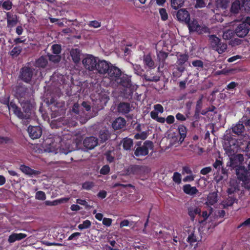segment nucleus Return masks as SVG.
<instances>
[{
  "instance_id": "1",
  "label": "nucleus",
  "mask_w": 250,
  "mask_h": 250,
  "mask_svg": "<svg viewBox=\"0 0 250 250\" xmlns=\"http://www.w3.org/2000/svg\"><path fill=\"white\" fill-rule=\"evenodd\" d=\"M39 72V70L34 68L30 62H28L20 69L18 78L26 83H30L32 79L37 76Z\"/></svg>"
},
{
  "instance_id": "2",
  "label": "nucleus",
  "mask_w": 250,
  "mask_h": 250,
  "mask_svg": "<svg viewBox=\"0 0 250 250\" xmlns=\"http://www.w3.org/2000/svg\"><path fill=\"white\" fill-rule=\"evenodd\" d=\"M236 175L238 180L242 182V186L245 189H250V173L243 166H239L235 168Z\"/></svg>"
},
{
  "instance_id": "3",
  "label": "nucleus",
  "mask_w": 250,
  "mask_h": 250,
  "mask_svg": "<svg viewBox=\"0 0 250 250\" xmlns=\"http://www.w3.org/2000/svg\"><path fill=\"white\" fill-rule=\"evenodd\" d=\"M188 28L189 32H196L198 34H202L204 33H209L210 32L209 29L205 26L201 25L198 23V21L193 19L192 21H188V23H186Z\"/></svg>"
},
{
  "instance_id": "4",
  "label": "nucleus",
  "mask_w": 250,
  "mask_h": 250,
  "mask_svg": "<svg viewBox=\"0 0 250 250\" xmlns=\"http://www.w3.org/2000/svg\"><path fill=\"white\" fill-rule=\"evenodd\" d=\"M250 18L248 17L245 21L239 23L234 30L237 36L243 38L246 36L250 30Z\"/></svg>"
},
{
  "instance_id": "5",
  "label": "nucleus",
  "mask_w": 250,
  "mask_h": 250,
  "mask_svg": "<svg viewBox=\"0 0 250 250\" xmlns=\"http://www.w3.org/2000/svg\"><path fill=\"white\" fill-rule=\"evenodd\" d=\"M15 96L19 101L30 98V94L28 88L23 83H20L15 87Z\"/></svg>"
},
{
  "instance_id": "6",
  "label": "nucleus",
  "mask_w": 250,
  "mask_h": 250,
  "mask_svg": "<svg viewBox=\"0 0 250 250\" xmlns=\"http://www.w3.org/2000/svg\"><path fill=\"white\" fill-rule=\"evenodd\" d=\"M153 143L150 141H146L142 146H138L135 151L134 155L137 157L145 156L148 154L149 149L153 148Z\"/></svg>"
},
{
  "instance_id": "7",
  "label": "nucleus",
  "mask_w": 250,
  "mask_h": 250,
  "mask_svg": "<svg viewBox=\"0 0 250 250\" xmlns=\"http://www.w3.org/2000/svg\"><path fill=\"white\" fill-rule=\"evenodd\" d=\"M7 106L9 109L12 110L14 114L19 119L22 120L25 119L26 120L27 123L29 122V121H28V115H25L21 111V109L13 101H11L10 102H8Z\"/></svg>"
},
{
  "instance_id": "8",
  "label": "nucleus",
  "mask_w": 250,
  "mask_h": 250,
  "mask_svg": "<svg viewBox=\"0 0 250 250\" xmlns=\"http://www.w3.org/2000/svg\"><path fill=\"white\" fill-rule=\"evenodd\" d=\"M83 64L86 69L89 71L95 70L97 62L96 58L92 55H89L82 61Z\"/></svg>"
},
{
  "instance_id": "9",
  "label": "nucleus",
  "mask_w": 250,
  "mask_h": 250,
  "mask_svg": "<svg viewBox=\"0 0 250 250\" xmlns=\"http://www.w3.org/2000/svg\"><path fill=\"white\" fill-rule=\"evenodd\" d=\"M144 171V167L142 166L133 165L129 166L125 170V175H140Z\"/></svg>"
},
{
  "instance_id": "10",
  "label": "nucleus",
  "mask_w": 250,
  "mask_h": 250,
  "mask_svg": "<svg viewBox=\"0 0 250 250\" xmlns=\"http://www.w3.org/2000/svg\"><path fill=\"white\" fill-rule=\"evenodd\" d=\"M122 73L120 69L111 64L106 75L112 81L116 82L122 76Z\"/></svg>"
},
{
  "instance_id": "11",
  "label": "nucleus",
  "mask_w": 250,
  "mask_h": 250,
  "mask_svg": "<svg viewBox=\"0 0 250 250\" xmlns=\"http://www.w3.org/2000/svg\"><path fill=\"white\" fill-rule=\"evenodd\" d=\"M177 21L181 22H184L186 24L188 23V21H190V16L189 12L186 9H180L178 10L176 13Z\"/></svg>"
},
{
  "instance_id": "12",
  "label": "nucleus",
  "mask_w": 250,
  "mask_h": 250,
  "mask_svg": "<svg viewBox=\"0 0 250 250\" xmlns=\"http://www.w3.org/2000/svg\"><path fill=\"white\" fill-rule=\"evenodd\" d=\"M29 136L32 139L39 138L42 133V128L40 126L30 125L27 129Z\"/></svg>"
},
{
  "instance_id": "13",
  "label": "nucleus",
  "mask_w": 250,
  "mask_h": 250,
  "mask_svg": "<svg viewBox=\"0 0 250 250\" xmlns=\"http://www.w3.org/2000/svg\"><path fill=\"white\" fill-rule=\"evenodd\" d=\"M111 64V63L104 60L100 61L97 63L95 70L101 74L106 75Z\"/></svg>"
},
{
  "instance_id": "14",
  "label": "nucleus",
  "mask_w": 250,
  "mask_h": 250,
  "mask_svg": "<svg viewBox=\"0 0 250 250\" xmlns=\"http://www.w3.org/2000/svg\"><path fill=\"white\" fill-rule=\"evenodd\" d=\"M25 113V115H28V121L30 119L32 104L29 98L19 101Z\"/></svg>"
},
{
  "instance_id": "15",
  "label": "nucleus",
  "mask_w": 250,
  "mask_h": 250,
  "mask_svg": "<svg viewBox=\"0 0 250 250\" xmlns=\"http://www.w3.org/2000/svg\"><path fill=\"white\" fill-rule=\"evenodd\" d=\"M7 20V27L12 28L18 23V17L16 14L8 12L6 13Z\"/></svg>"
},
{
  "instance_id": "16",
  "label": "nucleus",
  "mask_w": 250,
  "mask_h": 250,
  "mask_svg": "<svg viewBox=\"0 0 250 250\" xmlns=\"http://www.w3.org/2000/svg\"><path fill=\"white\" fill-rule=\"evenodd\" d=\"M98 139L94 136L86 137L83 141V146L89 149H93L98 145Z\"/></svg>"
},
{
  "instance_id": "17",
  "label": "nucleus",
  "mask_w": 250,
  "mask_h": 250,
  "mask_svg": "<svg viewBox=\"0 0 250 250\" xmlns=\"http://www.w3.org/2000/svg\"><path fill=\"white\" fill-rule=\"evenodd\" d=\"M131 110V106L129 103L121 102L117 106V111L119 114L125 115Z\"/></svg>"
},
{
  "instance_id": "18",
  "label": "nucleus",
  "mask_w": 250,
  "mask_h": 250,
  "mask_svg": "<svg viewBox=\"0 0 250 250\" xmlns=\"http://www.w3.org/2000/svg\"><path fill=\"white\" fill-rule=\"evenodd\" d=\"M143 62L145 67L151 70L155 67V62L151 58L150 54L144 55L143 56Z\"/></svg>"
},
{
  "instance_id": "19",
  "label": "nucleus",
  "mask_w": 250,
  "mask_h": 250,
  "mask_svg": "<svg viewBox=\"0 0 250 250\" xmlns=\"http://www.w3.org/2000/svg\"><path fill=\"white\" fill-rule=\"evenodd\" d=\"M116 82L126 88H129L132 85L130 78L126 75H123L122 77L121 76Z\"/></svg>"
},
{
  "instance_id": "20",
  "label": "nucleus",
  "mask_w": 250,
  "mask_h": 250,
  "mask_svg": "<svg viewBox=\"0 0 250 250\" xmlns=\"http://www.w3.org/2000/svg\"><path fill=\"white\" fill-rule=\"evenodd\" d=\"M125 120L122 117L116 118L112 123V126L115 130L120 129L124 128L126 125Z\"/></svg>"
},
{
  "instance_id": "21",
  "label": "nucleus",
  "mask_w": 250,
  "mask_h": 250,
  "mask_svg": "<svg viewBox=\"0 0 250 250\" xmlns=\"http://www.w3.org/2000/svg\"><path fill=\"white\" fill-rule=\"evenodd\" d=\"M244 161V156L241 154H238L235 155L233 158H231L230 159V166L236 168V167L239 166V164H241Z\"/></svg>"
},
{
  "instance_id": "22",
  "label": "nucleus",
  "mask_w": 250,
  "mask_h": 250,
  "mask_svg": "<svg viewBox=\"0 0 250 250\" xmlns=\"http://www.w3.org/2000/svg\"><path fill=\"white\" fill-rule=\"evenodd\" d=\"M26 236H27V235L25 233H13L9 236L8 239V241L10 243H13L16 241L21 240L25 238Z\"/></svg>"
},
{
  "instance_id": "23",
  "label": "nucleus",
  "mask_w": 250,
  "mask_h": 250,
  "mask_svg": "<svg viewBox=\"0 0 250 250\" xmlns=\"http://www.w3.org/2000/svg\"><path fill=\"white\" fill-rule=\"evenodd\" d=\"M48 64V60L45 56H42L36 60L34 66L38 68H44Z\"/></svg>"
},
{
  "instance_id": "24",
  "label": "nucleus",
  "mask_w": 250,
  "mask_h": 250,
  "mask_svg": "<svg viewBox=\"0 0 250 250\" xmlns=\"http://www.w3.org/2000/svg\"><path fill=\"white\" fill-rule=\"evenodd\" d=\"M70 56L73 62L77 64L80 62L81 60V51L78 48H73L70 51Z\"/></svg>"
},
{
  "instance_id": "25",
  "label": "nucleus",
  "mask_w": 250,
  "mask_h": 250,
  "mask_svg": "<svg viewBox=\"0 0 250 250\" xmlns=\"http://www.w3.org/2000/svg\"><path fill=\"white\" fill-rule=\"evenodd\" d=\"M239 190V184L234 181H230L229 188H228L227 193L228 195H234L233 194Z\"/></svg>"
},
{
  "instance_id": "26",
  "label": "nucleus",
  "mask_w": 250,
  "mask_h": 250,
  "mask_svg": "<svg viewBox=\"0 0 250 250\" xmlns=\"http://www.w3.org/2000/svg\"><path fill=\"white\" fill-rule=\"evenodd\" d=\"M184 192L190 195H193L198 192V190L195 187H191L189 184H186L183 186Z\"/></svg>"
},
{
  "instance_id": "27",
  "label": "nucleus",
  "mask_w": 250,
  "mask_h": 250,
  "mask_svg": "<svg viewBox=\"0 0 250 250\" xmlns=\"http://www.w3.org/2000/svg\"><path fill=\"white\" fill-rule=\"evenodd\" d=\"M241 3L239 0H236L232 4L230 8V16L234 15L239 13L241 7Z\"/></svg>"
},
{
  "instance_id": "28",
  "label": "nucleus",
  "mask_w": 250,
  "mask_h": 250,
  "mask_svg": "<svg viewBox=\"0 0 250 250\" xmlns=\"http://www.w3.org/2000/svg\"><path fill=\"white\" fill-rule=\"evenodd\" d=\"M21 170L26 175H33L38 174V171L31 168L30 167L24 165L20 166Z\"/></svg>"
},
{
  "instance_id": "29",
  "label": "nucleus",
  "mask_w": 250,
  "mask_h": 250,
  "mask_svg": "<svg viewBox=\"0 0 250 250\" xmlns=\"http://www.w3.org/2000/svg\"><path fill=\"white\" fill-rule=\"evenodd\" d=\"M201 210L199 208L189 207L188 208V214L191 220L193 221L196 215H200Z\"/></svg>"
},
{
  "instance_id": "30",
  "label": "nucleus",
  "mask_w": 250,
  "mask_h": 250,
  "mask_svg": "<svg viewBox=\"0 0 250 250\" xmlns=\"http://www.w3.org/2000/svg\"><path fill=\"white\" fill-rule=\"evenodd\" d=\"M189 59V55L188 53L180 54L177 56V63L179 66L183 65L188 62Z\"/></svg>"
},
{
  "instance_id": "31",
  "label": "nucleus",
  "mask_w": 250,
  "mask_h": 250,
  "mask_svg": "<svg viewBox=\"0 0 250 250\" xmlns=\"http://www.w3.org/2000/svg\"><path fill=\"white\" fill-rule=\"evenodd\" d=\"M237 200L234 195H229L228 197L223 202V206L224 208H227L233 205Z\"/></svg>"
},
{
  "instance_id": "32",
  "label": "nucleus",
  "mask_w": 250,
  "mask_h": 250,
  "mask_svg": "<svg viewBox=\"0 0 250 250\" xmlns=\"http://www.w3.org/2000/svg\"><path fill=\"white\" fill-rule=\"evenodd\" d=\"M71 141H68L65 144L66 147L64 148L63 146V145L64 144V141L62 140V139H61V141H60L61 143V146H60V150L62 153H63L65 155L67 154L69 152H71L73 150L72 148L70 147V143Z\"/></svg>"
},
{
  "instance_id": "33",
  "label": "nucleus",
  "mask_w": 250,
  "mask_h": 250,
  "mask_svg": "<svg viewBox=\"0 0 250 250\" xmlns=\"http://www.w3.org/2000/svg\"><path fill=\"white\" fill-rule=\"evenodd\" d=\"M244 130V125L240 122H239L238 124L232 127V132L238 135H241Z\"/></svg>"
},
{
  "instance_id": "34",
  "label": "nucleus",
  "mask_w": 250,
  "mask_h": 250,
  "mask_svg": "<svg viewBox=\"0 0 250 250\" xmlns=\"http://www.w3.org/2000/svg\"><path fill=\"white\" fill-rule=\"evenodd\" d=\"M157 58L160 62V64L163 66L165 63L166 59L167 58L168 53L164 51H160L157 53Z\"/></svg>"
},
{
  "instance_id": "35",
  "label": "nucleus",
  "mask_w": 250,
  "mask_h": 250,
  "mask_svg": "<svg viewBox=\"0 0 250 250\" xmlns=\"http://www.w3.org/2000/svg\"><path fill=\"white\" fill-rule=\"evenodd\" d=\"M227 48V44L221 42L217 44L216 47L214 46L212 48V49L216 51L219 54H222L225 51Z\"/></svg>"
},
{
  "instance_id": "36",
  "label": "nucleus",
  "mask_w": 250,
  "mask_h": 250,
  "mask_svg": "<svg viewBox=\"0 0 250 250\" xmlns=\"http://www.w3.org/2000/svg\"><path fill=\"white\" fill-rule=\"evenodd\" d=\"M227 48V44L221 42L217 44L216 47L214 46L212 48V49L216 51L219 54H222L225 51Z\"/></svg>"
},
{
  "instance_id": "37",
  "label": "nucleus",
  "mask_w": 250,
  "mask_h": 250,
  "mask_svg": "<svg viewBox=\"0 0 250 250\" xmlns=\"http://www.w3.org/2000/svg\"><path fill=\"white\" fill-rule=\"evenodd\" d=\"M179 133L180 135L179 141L183 142L186 137L187 133V129L185 126L181 125L178 126V128Z\"/></svg>"
},
{
  "instance_id": "38",
  "label": "nucleus",
  "mask_w": 250,
  "mask_h": 250,
  "mask_svg": "<svg viewBox=\"0 0 250 250\" xmlns=\"http://www.w3.org/2000/svg\"><path fill=\"white\" fill-rule=\"evenodd\" d=\"M133 142L132 139L128 138L124 139L123 141V147L124 149L126 150H129L133 146Z\"/></svg>"
},
{
  "instance_id": "39",
  "label": "nucleus",
  "mask_w": 250,
  "mask_h": 250,
  "mask_svg": "<svg viewBox=\"0 0 250 250\" xmlns=\"http://www.w3.org/2000/svg\"><path fill=\"white\" fill-rule=\"evenodd\" d=\"M208 202L210 205H213L217 202V194L215 192L210 193L207 198Z\"/></svg>"
},
{
  "instance_id": "40",
  "label": "nucleus",
  "mask_w": 250,
  "mask_h": 250,
  "mask_svg": "<svg viewBox=\"0 0 250 250\" xmlns=\"http://www.w3.org/2000/svg\"><path fill=\"white\" fill-rule=\"evenodd\" d=\"M184 2H185V0H170L171 7L175 10H177V9H179V8L182 7L183 5H184Z\"/></svg>"
},
{
  "instance_id": "41",
  "label": "nucleus",
  "mask_w": 250,
  "mask_h": 250,
  "mask_svg": "<svg viewBox=\"0 0 250 250\" xmlns=\"http://www.w3.org/2000/svg\"><path fill=\"white\" fill-rule=\"evenodd\" d=\"M22 51V48L20 46H16L14 47L10 52L9 55L12 57H17Z\"/></svg>"
},
{
  "instance_id": "42",
  "label": "nucleus",
  "mask_w": 250,
  "mask_h": 250,
  "mask_svg": "<svg viewBox=\"0 0 250 250\" xmlns=\"http://www.w3.org/2000/svg\"><path fill=\"white\" fill-rule=\"evenodd\" d=\"M209 39L210 40V42L212 48L214 46L216 47L217 44L221 42V39L215 35H210L209 37Z\"/></svg>"
},
{
  "instance_id": "43",
  "label": "nucleus",
  "mask_w": 250,
  "mask_h": 250,
  "mask_svg": "<svg viewBox=\"0 0 250 250\" xmlns=\"http://www.w3.org/2000/svg\"><path fill=\"white\" fill-rule=\"evenodd\" d=\"M48 60L54 63L59 62L61 60L60 55L57 54H48Z\"/></svg>"
},
{
  "instance_id": "44",
  "label": "nucleus",
  "mask_w": 250,
  "mask_h": 250,
  "mask_svg": "<svg viewBox=\"0 0 250 250\" xmlns=\"http://www.w3.org/2000/svg\"><path fill=\"white\" fill-rule=\"evenodd\" d=\"M229 1L228 0H216V5L218 8L222 9H226L228 5Z\"/></svg>"
},
{
  "instance_id": "45",
  "label": "nucleus",
  "mask_w": 250,
  "mask_h": 250,
  "mask_svg": "<svg viewBox=\"0 0 250 250\" xmlns=\"http://www.w3.org/2000/svg\"><path fill=\"white\" fill-rule=\"evenodd\" d=\"M12 2L9 0H2V7L3 9L6 10H10L12 8Z\"/></svg>"
},
{
  "instance_id": "46",
  "label": "nucleus",
  "mask_w": 250,
  "mask_h": 250,
  "mask_svg": "<svg viewBox=\"0 0 250 250\" xmlns=\"http://www.w3.org/2000/svg\"><path fill=\"white\" fill-rule=\"evenodd\" d=\"M192 64L194 67H196L197 69H202L204 67V63L200 60L193 61L192 62Z\"/></svg>"
},
{
  "instance_id": "47",
  "label": "nucleus",
  "mask_w": 250,
  "mask_h": 250,
  "mask_svg": "<svg viewBox=\"0 0 250 250\" xmlns=\"http://www.w3.org/2000/svg\"><path fill=\"white\" fill-rule=\"evenodd\" d=\"M51 50L53 54L60 55L61 52L62 47L61 45L55 44L51 46Z\"/></svg>"
},
{
  "instance_id": "48",
  "label": "nucleus",
  "mask_w": 250,
  "mask_h": 250,
  "mask_svg": "<svg viewBox=\"0 0 250 250\" xmlns=\"http://www.w3.org/2000/svg\"><path fill=\"white\" fill-rule=\"evenodd\" d=\"M13 143V140L8 137L0 136V145L9 144Z\"/></svg>"
},
{
  "instance_id": "49",
  "label": "nucleus",
  "mask_w": 250,
  "mask_h": 250,
  "mask_svg": "<svg viewBox=\"0 0 250 250\" xmlns=\"http://www.w3.org/2000/svg\"><path fill=\"white\" fill-rule=\"evenodd\" d=\"M91 225V222L89 220H86L82 224L79 225L78 228L80 229H86L90 228Z\"/></svg>"
},
{
  "instance_id": "50",
  "label": "nucleus",
  "mask_w": 250,
  "mask_h": 250,
  "mask_svg": "<svg viewBox=\"0 0 250 250\" xmlns=\"http://www.w3.org/2000/svg\"><path fill=\"white\" fill-rule=\"evenodd\" d=\"M159 13L161 16V20L163 21H165L168 19V15L167 10L165 8H162L159 9Z\"/></svg>"
},
{
  "instance_id": "51",
  "label": "nucleus",
  "mask_w": 250,
  "mask_h": 250,
  "mask_svg": "<svg viewBox=\"0 0 250 250\" xmlns=\"http://www.w3.org/2000/svg\"><path fill=\"white\" fill-rule=\"evenodd\" d=\"M145 79L147 82H158L160 80V77L155 75L153 76H148L147 74L145 75Z\"/></svg>"
},
{
  "instance_id": "52",
  "label": "nucleus",
  "mask_w": 250,
  "mask_h": 250,
  "mask_svg": "<svg viewBox=\"0 0 250 250\" xmlns=\"http://www.w3.org/2000/svg\"><path fill=\"white\" fill-rule=\"evenodd\" d=\"M94 186L92 182L86 181L82 184V188L86 190H90Z\"/></svg>"
},
{
  "instance_id": "53",
  "label": "nucleus",
  "mask_w": 250,
  "mask_h": 250,
  "mask_svg": "<svg viewBox=\"0 0 250 250\" xmlns=\"http://www.w3.org/2000/svg\"><path fill=\"white\" fill-rule=\"evenodd\" d=\"M147 134L145 131H143L140 133H136L134 135V138L137 140L141 139L144 140L147 138Z\"/></svg>"
},
{
  "instance_id": "54",
  "label": "nucleus",
  "mask_w": 250,
  "mask_h": 250,
  "mask_svg": "<svg viewBox=\"0 0 250 250\" xmlns=\"http://www.w3.org/2000/svg\"><path fill=\"white\" fill-rule=\"evenodd\" d=\"M172 180L175 183L179 184L181 182V174L177 172H174L172 177Z\"/></svg>"
},
{
  "instance_id": "55",
  "label": "nucleus",
  "mask_w": 250,
  "mask_h": 250,
  "mask_svg": "<svg viewBox=\"0 0 250 250\" xmlns=\"http://www.w3.org/2000/svg\"><path fill=\"white\" fill-rule=\"evenodd\" d=\"M35 197L39 200H44L46 199V195L43 191H38L36 193Z\"/></svg>"
},
{
  "instance_id": "56",
  "label": "nucleus",
  "mask_w": 250,
  "mask_h": 250,
  "mask_svg": "<svg viewBox=\"0 0 250 250\" xmlns=\"http://www.w3.org/2000/svg\"><path fill=\"white\" fill-rule=\"evenodd\" d=\"M99 138L101 142H104L108 139L109 136L107 132L105 131H101L99 135Z\"/></svg>"
},
{
  "instance_id": "57",
  "label": "nucleus",
  "mask_w": 250,
  "mask_h": 250,
  "mask_svg": "<svg viewBox=\"0 0 250 250\" xmlns=\"http://www.w3.org/2000/svg\"><path fill=\"white\" fill-rule=\"evenodd\" d=\"M110 167L108 165L104 166L100 170V173L103 175H106L110 172Z\"/></svg>"
},
{
  "instance_id": "58",
  "label": "nucleus",
  "mask_w": 250,
  "mask_h": 250,
  "mask_svg": "<svg viewBox=\"0 0 250 250\" xmlns=\"http://www.w3.org/2000/svg\"><path fill=\"white\" fill-rule=\"evenodd\" d=\"M223 165V162L222 161L216 159L215 162L213 164V167L217 170V171H218L222 167Z\"/></svg>"
},
{
  "instance_id": "59",
  "label": "nucleus",
  "mask_w": 250,
  "mask_h": 250,
  "mask_svg": "<svg viewBox=\"0 0 250 250\" xmlns=\"http://www.w3.org/2000/svg\"><path fill=\"white\" fill-rule=\"evenodd\" d=\"M203 104V96L197 101L196 103L195 110L201 111Z\"/></svg>"
},
{
  "instance_id": "60",
  "label": "nucleus",
  "mask_w": 250,
  "mask_h": 250,
  "mask_svg": "<svg viewBox=\"0 0 250 250\" xmlns=\"http://www.w3.org/2000/svg\"><path fill=\"white\" fill-rule=\"evenodd\" d=\"M242 7L250 8V0H239Z\"/></svg>"
},
{
  "instance_id": "61",
  "label": "nucleus",
  "mask_w": 250,
  "mask_h": 250,
  "mask_svg": "<svg viewBox=\"0 0 250 250\" xmlns=\"http://www.w3.org/2000/svg\"><path fill=\"white\" fill-rule=\"evenodd\" d=\"M187 241L189 243H194L197 241L196 237L194 233H192L188 236Z\"/></svg>"
},
{
  "instance_id": "62",
  "label": "nucleus",
  "mask_w": 250,
  "mask_h": 250,
  "mask_svg": "<svg viewBox=\"0 0 250 250\" xmlns=\"http://www.w3.org/2000/svg\"><path fill=\"white\" fill-rule=\"evenodd\" d=\"M88 25L89 26L93 27L94 28H98L100 27L101 25V22L97 21H90Z\"/></svg>"
},
{
  "instance_id": "63",
  "label": "nucleus",
  "mask_w": 250,
  "mask_h": 250,
  "mask_svg": "<svg viewBox=\"0 0 250 250\" xmlns=\"http://www.w3.org/2000/svg\"><path fill=\"white\" fill-rule=\"evenodd\" d=\"M154 108L155 111L158 113H162L164 112V108L163 106L160 104H156L154 105Z\"/></svg>"
},
{
  "instance_id": "64",
  "label": "nucleus",
  "mask_w": 250,
  "mask_h": 250,
  "mask_svg": "<svg viewBox=\"0 0 250 250\" xmlns=\"http://www.w3.org/2000/svg\"><path fill=\"white\" fill-rule=\"evenodd\" d=\"M212 169L211 167H204L200 171V173L202 175H206L211 172Z\"/></svg>"
}]
</instances>
